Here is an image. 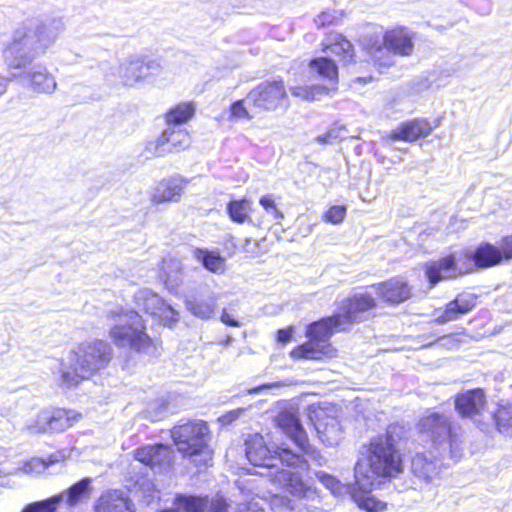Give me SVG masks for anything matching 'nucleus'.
I'll use <instances>...</instances> for the list:
<instances>
[{
  "mask_svg": "<svg viewBox=\"0 0 512 512\" xmlns=\"http://www.w3.org/2000/svg\"><path fill=\"white\" fill-rule=\"evenodd\" d=\"M486 407V396L483 389L477 388L459 393L455 398V409L462 418L480 416Z\"/></svg>",
  "mask_w": 512,
  "mask_h": 512,
  "instance_id": "19",
  "label": "nucleus"
},
{
  "mask_svg": "<svg viewBox=\"0 0 512 512\" xmlns=\"http://www.w3.org/2000/svg\"><path fill=\"white\" fill-rule=\"evenodd\" d=\"M105 318L110 326L109 336L115 345L129 347L148 357H157L161 354L160 345L145 332V325L138 312L114 307L105 312Z\"/></svg>",
  "mask_w": 512,
  "mask_h": 512,
  "instance_id": "4",
  "label": "nucleus"
},
{
  "mask_svg": "<svg viewBox=\"0 0 512 512\" xmlns=\"http://www.w3.org/2000/svg\"><path fill=\"white\" fill-rule=\"evenodd\" d=\"M342 318L338 313L310 324L306 335L309 341L296 347L290 353L293 359L319 360L332 357L334 349L329 339L334 332L346 331Z\"/></svg>",
  "mask_w": 512,
  "mask_h": 512,
  "instance_id": "7",
  "label": "nucleus"
},
{
  "mask_svg": "<svg viewBox=\"0 0 512 512\" xmlns=\"http://www.w3.org/2000/svg\"><path fill=\"white\" fill-rule=\"evenodd\" d=\"M456 275V256L453 254L426 264V277L431 286L436 285L442 279L452 278Z\"/></svg>",
  "mask_w": 512,
  "mask_h": 512,
  "instance_id": "28",
  "label": "nucleus"
},
{
  "mask_svg": "<svg viewBox=\"0 0 512 512\" xmlns=\"http://www.w3.org/2000/svg\"><path fill=\"white\" fill-rule=\"evenodd\" d=\"M315 428L318 432V434H320V438L322 439V441H328V444L329 445H332L334 442H336V437L335 438H331L329 435L330 434H333V433H337L338 432V423L335 419H331V423L327 424L324 429H322V424L321 423H317L315 425Z\"/></svg>",
  "mask_w": 512,
  "mask_h": 512,
  "instance_id": "41",
  "label": "nucleus"
},
{
  "mask_svg": "<svg viewBox=\"0 0 512 512\" xmlns=\"http://www.w3.org/2000/svg\"><path fill=\"white\" fill-rule=\"evenodd\" d=\"M365 49L380 68H387L395 63V56H410L414 50L413 34L404 27L388 30L382 40L370 37L365 42Z\"/></svg>",
  "mask_w": 512,
  "mask_h": 512,
  "instance_id": "9",
  "label": "nucleus"
},
{
  "mask_svg": "<svg viewBox=\"0 0 512 512\" xmlns=\"http://www.w3.org/2000/svg\"><path fill=\"white\" fill-rule=\"evenodd\" d=\"M476 296L472 293H460L455 299L446 304L445 309L435 322L445 324L457 320L460 316L467 314L476 306Z\"/></svg>",
  "mask_w": 512,
  "mask_h": 512,
  "instance_id": "22",
  "label": "nucleus"
},
{
  "mask_svg": "<svg viewBox=\"0 0 512 512\" xmlns=\"http://www.w3.org/2000/svg\"><path fill=\"white\" fill-rule=\"evenodd\" d=\"M405 435L404 426L391 424L385 434L371 440L367 457L360 459L354 467L357 487L364 491L373 490L383 480L397 477L403 471L397 443Z\"/></svg>",
  "mask_w": 512,
  "mask_h": 512,
  "instance_id": "3",
  "label": "nucleus"
},
{
  "mask_svg": "<svg viewBox=\"0 0 512 512\" xmlns=\"http://www.w3.org/2000/svg\"><path fill=\"white\" fill-rule=\"evenodd\" d=\"M369 491H364L360 487L356 486L354 482V489L351 493L352 499L358 504V506L369 512L382 511L385 508V503L377 500L375 497L370 495Z\"/></svg>",
  "mask_w": 512,
  "mask_h": 512,
  "instance_id": "34",
  "label": "nucleus"
},
{
  "mask_svg": "<svg viewBox=\"0 0 512 512\" xmlns=\"http://www.w3.org/2000/svg\"><path fill=\"white\" fill-rule=\"evenodd\" d=\"M186 181L178 176L160 181L153 193L152 200L155 203L178 202Z\"/></svg>",
  "mask_w": 512,
  "mask_h": 512,
  "instance_id": "27",
  "label": "nucleus"
},
{
  "mask_svg": "<svg viewBox=\"0 0 512 512\" xmlns=\"http://www.w3.org/2000/svg\"><path fill=\"white\" fill-rule=\"evenodd\" d=\"M189 144L190 137L185 129L177 125H168L156 142L148 144L147 150L154 156L160 157L166 153L183 150Z\"/></svg>",
  "mask_w": 512,
  "mask_h": 512,
  "instance_id": "16",
  "label": "nucleus"
},
{
  "mask_svg": "<svg viewBox=\"0 0 512 512\" xmlns=\"http://www.w3.org/2000/svg\"><path fill=\"white\" fill-rule=\"evenodd\" d=\"M27 81L28 87L35 93L52 94L57 83L55 77L42 64H36L22 74Z\"/></svg>",
  "mask_w": 512,
  "mask_h": 512,
  "instance_id": "21",
  "label": "nucleus"
},
{
  "mask_svg": "<svg viewBox=\"0 0 512 512\" xmlns=\"http://www.w3.org/2000/svg\"><path fill=\"white\" fill-rule=\"evenodd\" d=\"M421 435L429 439L432 447L439 456H449L454 461L462 455L463 434L462 428L456 425L452 418L439 412L428 411L418 423Z\"/></svg>",
  "mask_w": 512,
  "mask_h": 512,
  "instance_id": "6",
  "label": "nucleus"
},
{
  "mask_svg": "<svg viewBox=\"0 0 512 512\" xmlns=\"http://www.w3.org/2000/svg\"><path fill=\"white\" fill-rule=\"evenodd\" d=\"M441 458L435 457L431 452L417 453L411 461V470L415 477L426 482L431 481L439 475L442 466Z\"/></svg>",
  "mask_w": 512,
  "mask_h": 512,
  "instance_id": "23",
  "label": "nucleus"
},
{
  "mask_svg": "<svg viewBox=\"0 0 512 512\" xmlns=\"http://www.w3.org/2000/svg\"><path fill=\"white\" fill-rule=\"evenodd\" d=\"M322 46L324 53L338 57L343 65H349L355 61L353 45L339 33L328 35L322 42Z\"/></svg>",
  "mask_w": 512,
  "mask_h": 512,
  "instance_id": "24",
  "label": "nucleus"
},
{
  "mask_svg": "<svg viewBox=\"0 0 512 512\" xmlns=\"http://www.w3.org/2000/svg\"><path fill=\"white\" fill-rule=\"evenodd\" d=\"M316 477L335 496L348 493L351 495L354 489V484H342L337 478L323 471L317 472Z\"/></svg>",
  "mask_w": 512,
  "mask_h": 512,
  "instance_id": "36",
  "label": "nucleus"
},
{
  "mask_svg": "<svg viewBox=\"0 0 512 512\" xmlns=\"http://www.w3.org/2000/svg\"><path fill=\"white\" fill-rule=\"evenodd\" d=\"M275 420L278 427L296 446V450L283 445L277 450L271 451L263 436L254 434L245 441V454L248 461L253 466L269 469L272 480L285 487L287 492L294 497L293 500H282L287 504V509L290 512H322L317 490L304 483L298 472L279 467V464L288 468L307 466L303 455L308 454L310 444L299 418L294 412L285 410L278 413Z\"/></svg>",
  "mask_w": 512,
  "mask_h": 512,
  "instance_id": "1",
  "label": "nucleus"
},
{
  "mask_svg": "<svg viewBox=\"0 0 512 512\" xmlns=\"http://www.w3.org/2000/svg\"><path fill=\"white\" fill-rule=\"evenodd\" d=\"M337 17L334 12L325 11L319 14L315 19L314 22L317 27H324L326 25L334 24Z\"/></svg>",
  "mask_w": 512,
  "mask_h": 512,
  "instance_id": "43",
  "label": "nucleus"
},
{
  "mask_svg": "<svg viewBox=\"0 0 512 512\" xmlns=\"http://www.w3.org/2000/svg\"><path fill=\"white\" fill-rule=\"evenodd\" d=\"M373 287L383 301L391 304L404 302L411 296V288L402 277L390 278Z\"/></svg>",
  "mask_w": 512,
  "mask_h": 512,
  "instance_id": "20",
  "label": "nucleus"
},
{
  "mask_svg": "<svg viewBox=\"0 0 512 512\" xmlns=\"http://www.w3.org/2000/svg\"><path fill=\"white\" fill-rule=\"evenodd\" d=\"M376 305L374 298L367 293H358L344 300L341 304L338 315L346 328L357 321L363 319V314Z\"/></svg>",
  "mask_w": 512,
  "mask_h": 512,
  "instance_id": "18",
  "label": "nucleus"
},
{
  "mask_svg": "<svg viewBox=\"0 0 512 512\" xmlns=\"http://www.w3.org/2000/svg\"><path fill=\"white\" fill-rule=\"evenodd\" d=\"M239 512H266L262 507L259 506L256 502L248 503L244 509H240Z\"/></svg>",
  "mask_w": 512,
  "mask_h": 512,
  "instance_id": "49",
  "label": "nucleus"
},
{
  "mask_svg": "<svg viewBox=\"0 0 512 512\" xmlns=\"http://www.w3.org/2000/svg\"><path fill=\"white\" fill-rule=\"evenodd\" d=\"M269 387H270V385H261V386H258V387H254V388H252V389H249V390H248V393H249V394H257V393H259L261 390L266 389V388H269Z\"/></svg>",
  "mask_w": 512,
  "mask_h": 512,
  "instance_id": "51",
  "label": "nucleus"
},
{
  "mask_svg": "<svg viewBox=\"0 0 512 512\" xmlns=\"http://www.w3.org/2000/svg\"><path fill=\"white\" fill-rule=\"evenodd\" d=\"M8 79L0 75V98L7 92Z\"/></svg>",
  "mask_w": 512,
  "mask_h": 512,
  "instance_id": "50",
  "label": "nucleus"
},
{
  "mask_svg": "<svg viewBox=\"0 0 512 512\" xmlns=\"http://www.w3.org/2000/svg\"><path fill=\"white\" fill-rule=\"evenodd\" d=\"M82 419V414L75 410L54 408L40 411L36 419L25 426L31 434L62 432Z\"/></svg>",
  "mask_w": 512,
  "mask_h": 512,
  "instance_id": "11",
  "label": "nucleus"
},
{
  "mask_svg": "<svg viewBox=\"0 0 512 512\" xmlns=\"http://www.w3.org/2000/svg\"><path fill=\"white\" fill-rule=\"evenodd\" d=\"M209 502L208 496L176 494L173 506L158 512H204Z\"/></svg>",
  "mask_w": 512,
  "mask_h": 512,
  "instance_id": "30",
  "label": "nucleus"
},
{
  "mask_svg": "<svg viewBox=\"0 0 512 512\" xmlns=\"http://www.w3.org/2000/svg\"><path fill=\"white\" fill-rule=\"evenodd\" d=\"M161 70V64L157 60L140 55H130L119 65L111 67L105 78L111 84L134 86L150 76L158 75Z\"/></svg>",
  "mask_w": 512,
  "mask_h": 512,
  "instance_id": "10",
  "label": "nucleus"
},
{
  "mask_svg": "<svg viewBox=\"0 0 512 512\" xmlns=\"http://www.w3.org/2000/svg\"><path fill=\"white\" fill-rule=\"evenodd\" d=\"M468 257L481 268L492 267L505 260L501 246L496 247L490 243L480 244L474 251L469 252Z\"/></svg>",
  "mask_w": 512,
  "mask_h": 512,
  "instance_id": "29",
  "label": "nucleus"
},
{
  "mask_svg": "<svg viewBox=\"0 0 512 512\" xmlns=\"http://www.w3.org/2000/svg\"><path fill=\"white\" fill-rule=\"evenodd\" d=\"M171 437L184 457H189L198 468L206 467L211 460L208 449L209 428L202 420L188 421L174 426Z\"/></svg>",
  "mask_w": 512,
  "mask_h": 512,
  "instance_id": "8",
  "label": "nucleus"
},
{
  "mask_svg": "<svg viewBox=\"0 0 512 512\" xmlns=\"http://www.w3.org/2000/svg\"><path fill=\"white\" fill-rule=\"evenodd\" d=\"M293 329L286 328V329H279L277 331V341L282 344L288 343L292 338Z\"/></svg>",
  "mask_w": 512,
  "mask_h": 512,
  "instance_id": "48",
  "label": "nucleus"
},
{
  "mask_svg": "<svg viewBox=\"0 0 512 512\" xmlns=\"http://www.w3.org/2000/svg\"><path fill=\"white\" fill-rule=\"evenodd\" d=\"M228 512V504L225 499L218 498L208 502L207 508L204 512Z\"/></svg>",
  "mask_w": 512,
  "mask_h": 512,
  "instance_id": "44",
  "label": "nucleus"
},
{
  "mask_svg": "<svg viewBox=\"0 0 512 512\" xmlns=\"http://www.w3.org/2000/svg\"><path fill=\"white\" fill-rule=\"evenodd\" d=\"M310 68L312 71L316 72L319 77L329 81L331 88L324 86H313L309 89L296 88L292 92L293 95L303 96L308 100H316L319 95L327 93L329 90L336 89L338 83V67L334 60L330 59L328 56L318 57L310 61Z\"/></svg>",
  "mask_w": 512,
  "mask_h": 512,
  "instance_id": "14",
  "label": "nucleus"
},
{
  "mask_svg": "<svg viewBox=\"0 0 512 512\" xmlns=\"http://www.w3.org/2000/svg\"><path fill=\"white\" fill-rule=\"evenodd\" d=\"M65 27L59 14L27 18L15 28L3 50L5 64L9 69L25 70L55 44Z\"/></svg>",
  "mask_w": 512,
  "mask_h": 512,
  "instance_id": "2",
  "label": "nucleus"
},
{
  "mask_svg": "<svg viewBox=\"0 0 512 512\" xmlns=\"http://www.w3.org/2000/svg\"><path fill=\"white\" fill-rule=\"evenodd\" d=\"M189 312L200 319H210L213 317L217 298L213 293L205 297L190 296L185 301Z\"/></svg>",
  "mask_w": 512,
  "mask_h": 512,
  "instance_id": "31",
  "label": "nucleus"
},
{
  "mask_svg": "<svg viewBox=\"0 0 512 512\" xmlns=\"http://www.w3.org/2000/svg\"><path fill=\"white\" fill-rule=\"evenodd\" d=\"M90 484V478H83L63 493L55 495L46 500L33 502L26 505L22 512H55L57 506L64 500L68 505L73 506L79 501L89 497L91 492Z\"/></svg>",
  "mask_w": 512,
  "mask_h": 512,
  "instance_id": "12",
  "label": "nucleus"
},
{
  "mask_svg": "<svg viewBox=\"0 0 512 512\" xmlns=\"http://www.w3.org/2000/svg\"><path fill=\"white\" fill-rule=\"evenodd\" d=\"M251 201L248 199L232 200L227 204V213L233 222L242 224L250 220Z\"/></svg>",
  "mask_w": 512,
  "mask_h": 512,
  "instance_id": "35",
  "label": "nucleus"
},
{
  "mask_svg": "<svg viewBox=\"0 0 512 512\" xmlns=\"http://www.w3.org/2000/svg\"><path fill=\"white\" fill-rule=\"evenodd\" d=\"M134 457L153 470L162 472L172 466L174 451L170 446L164 444L146 445L136 449Z\"/></svg>",
  "mask_w": 512,
  "mask_h": 512,
  "instance_id": "17",
  "label": "nucleus"
},
{
  "mask_svg": "<svg viewBox=\"0 0 512 512\" xmlns=\"http://www.w3.org/2000/svg\"><path fill=\"white\" fill-rule=\"evenodd\" d=\"M259 203L272 217L273 220L279 223V221L283 218L282 212L277 208L276 203L271 195L262 196L259 200Z\"/></svg>",
  "mask_w": 512,
  "mask_h": 512,
  "instance_id": "40",
  "label": "nucleus"
},
{
  "mask_svg": "<svg viewBox=\"0 0 512 512\" xmlns=\"http://www.w3.org/2000/svg\"><path fill=\"white\" fill-rule=\"evenodd\" d=\"M336 129H330L326 133L319 135L315 138V141L320 144H333L337 140Z\"/></svg>",
  "mask_w": 512,
  "mask_h": 512,
  "instance_id": "46",
  "label": "nucleus"
},
{
  "mask_svg": "<svg viewBox=\"0 0 512 512\" xmlns=\"http://www.w3.org/2000/svg\"><path fill=\"white\" fill-rule=\"evenodd\" d=\"M502 251L504 253V258L506 261L512 259V234L505 236L501 240L500 244Z\"/></svg>",
  "mask_w": 512,
  "mask_h": 512,
  "instance_id": "45",
  "label": "nucleus"
},
{
  "mask_svg": "<svg viewBox=\"0 0 512 512\" xmlns=\"http://www.w3.org/2000/svg\"><path fill=\"white\" fill-rule=\"evenodd\" d=\"M287 94L282 81L260 83L247 95L246 102L255 112L273 111L281 106Z\"/></svg>",
  "mask_w": 512,
  "mask_h": 512,
  "instance_id": "13",
  "label": "nucleus"
},
{
  "mask_svg": "<svg viewBox=\"0 0 512 512\" xmlns=\"http://www.w3.org/2000/svg\"><path fill=\"white\" fill-rule=\"evenodd\" d=\"M95 512H135V510L126 493L121 490H109L97 500Z\"/></svg>",
  "mask_w": 512,
  "mask_h": 512,
  "instance_id": "25",
  "label": "nucleus"
},
{
  "mask_svg": "<svg viewBox=\"0 0 512 512\" xmlns=\"http://www.w3.org/2000/svg\"><path fill=\"white\" fill-rule=\"evenodd\" d=\"M193 114L194 108L191 104H179L166 114L167 124L180 126L182 123H185L187 120H189Z\"/></svg>",
  "mask_w": 512,
  "mask_h": 512,
  "instance_id": "38",
  "label": "nucleus"
},
{
  "mask_svg": "<svg viewBox=\"0 0 512 512\" xmlns=\"http://www.w3.org/2000/svg\"><path fill=\"white\" fill-rule=\"evenodd\" d=\"M63 456L60 453H54L47 458H32L23 466V471L28 474H41L51 465L58 463L62 460Z\"/></svg>",
  "mask_w": 512,
  "mask_h": 512,
  "instance_id": "37",
  "label": "nucleus"
},
{
  "mask_svg": "<svg viewBox=\"0 0 512 512\" xmlns=\"http://www.w3.org/2000/svg\"><path fill=\"white\" fill-rule=\"evenodd\" d=\"M135 303L146 313L157 316L164 325H171L179 319V313L156 293L148 288H143L135 293Z\"/></svg>",
  "mask_w": 512,
  "mask_h": 512,
  "instance_id": "15",
  "label": "nucleus"
},
{
  "mask_svg": "<svg viewBox=\"0 0 512 512\" xmlns=\"http://www.w3.org/2000/svg\"><path fill=\"white\" fill-rule=\"evenodd\" d=\"M492 418L501 434L512 435V404L509 401H501Z\"/></svg>",
  "mask_w": 512,
  "mask_h": 512,
  "instance_id": "33",
  "label": "nucleus"
},
{
  "mask_svg": "<svg viewBox=\"0 0 512 512\" xmlns=\"http://www.w3.org/2000/svg\"><path fill=\"white\" fill-rule=\"evenodd\" d=\"M220 320L222 323H224L225 325L230 326V327H239L240 326L239 321L236 320L235 318H233L225 308L222 310Z\"/></svg>",
  "mask_w": 512,
  "mask_h": 512,
  "instance_id": "47",
  "label": "nucleus"
},
{
  "mask_svg": "<svg viewBox=\"0 0 512 512\" xmlns=\"http://www.w3.org/2000/svg\"><path fill=\"white\" fill-rule=\"evenodd\" d=\"M244 100H237L230 106V117L240 120V119H247L251 120L254 118V112L253 110L248 109L245 104Z\"/></svg>",
  "mask_w": 512,
  "mask_h": 512,
  "instance_id": "39",
  "label": "nucleus"
},
{
  "mask_svg": "<svg viewBox=\"0 0 512 512\" xmlns=\"http://www.w3.org/2000/svg\"><path fill=\"white\" fill-rule=\"evenodd\" d=\"M346 216V208L344 206H332L324 215V219L332 224L341 223Z\"/></svg>",
  "mask_w": 512,
  "mask_h": 512,
  "instance_id": "42",
  "label": "nucleus"
},
{
  "mask_svg": "<svg viewBox=\"0 0 512 512\" xmlns=\"http://www.w3.org/2000/svg\"><path fill=\"white\" fill-rule=\"evenodd\" d=\"M112 358V348L103 340H96L79 345L69 354L68 363L62 364L61 385L67 388L78 385L101 369Z\"/></svg>",
  "mask_w": 512,
  "mask_h": 512,
  "instance_id": "5",
  "label": "nucleus"
},
{
  "mask_svg": "<svg viewBox=\"0 0 512 512\" xmlns=\"http://www.w3.org/2000/svg\"><path fill=\"white\" fill-rule=\"evenodd\" d=\"M196 260L202 263L203 267L215 274H222L225 271V259L217 251L196 248L193 251Z\"/></svg>",
  "mask_w": 512,
  "mask_h": 512,
  "instance_id": "32",
  "label": "nucleus"
},
{
  "mask_svg": "<svg viewBox=\"0 0 512 512\" xmlns=\"http://www.w3.org/2000/svg\"><path fill=\"white\" fill-rule=\"evenodd\" d=\"M432 132L430 123L425 119H414L402 123L399 127L394 129L390 138L392 140H403L406 142H413L421 138H426Z\"/></svg>",
  "mask_w": 512,
  "mask_h": 512,
  "instance_id": "26",
  "label": "nucleus"
}]
</instances>
